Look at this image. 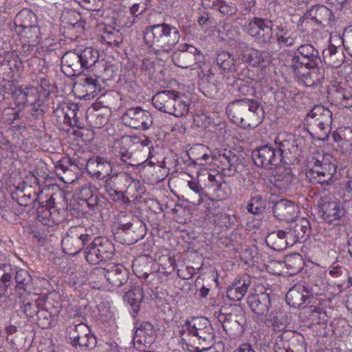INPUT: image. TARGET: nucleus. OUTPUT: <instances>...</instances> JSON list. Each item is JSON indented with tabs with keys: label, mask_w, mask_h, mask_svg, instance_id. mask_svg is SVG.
I'll list each match as a JSON object with an SVG mask.
<instances>
[{
	"label": "nucleus",
	"mask_w": 352,
	"mask_h": 352,
	"mask_svg": "<svg viewBox=\"0 0 352 352\" xmlns=\"http://www.w3.org/2000/svg\"><path fill=\"white\" fill-rule=\"evenodd\" d=\"M179 336L187 350L201 352L214 344V332L210 321L204 317L187 320L179 331Z\"/></svg>",
	"instance_id": "obj_1"
},
{
	"label": "nucleus",
	"mask_w": 352,
	"mask_h": 352,
	"mask_svg": "<svg viewBox=\"0 0 352 352\" xmlns=\"http://www.w3.org/2000/svg\"><path fill=\"white\" fill-rule=\"evenodd\" d=\"M179 38L178 28L165 22L148 25L143 32L146 46L157 56L169 54L179 43Z\"/></svg>",
	"instance_id": "obj_2"
},
{
	"label": "nucleus",
	"mask_w": 352,
	"mask_h": 352,
	"mask_svg": "<svg viewBox=\"0 0 352 352\" xmlns=\"http://www.w3.org/2000/svg\"><path fill=\"white\" fill-rule=\"evenodd\" d=\"M226 113L234 123L244 128L257 126L264 118V111L259 102L247 98L230 102Z\"/></svg>",
	"instance_id": "obj_3"
},
{
	"label": "nucleus",
	"mask_w": 352,
	"mask_h": 352,
	"mask_svg": "<svg viewBox=\"0 0 352 352\" xmlns=\"http://www.w3.org/2000/svg\"><path fill=\"white\" fill-rule=\"evenodd\" d=\"M99 58V51L91 47L69 50L61 58V71L68 77L79 76L84 69H92Z\"/></svg>",
	"instance_id": "obj_4"
},
{
	"label": "nucleus",
	"mask_w": 352,
	"mask_h": 352,
	"mask_svg": "<svg viewBox=\"0 0 352 352\" xmlns=\"http://www.w3.org/2000/svg\"><path fill=\"white\" fill-rule=\"evenodd\" d=\"M144 222L131 213L120 216L115 238L121 243L132 245L144 238L146 234Z\"/></svg>",
	"instance_id": "obj_5"
},
{
	"label": "nucleus",
	"mask_w": 352,
	"mask_h": 352,
	"mask_svg": "<svg viewBox=\"0 0 352 352\" xmlns=\"http://www.w3.org/2000/svg\"><path fill=\"white\" fill-rule=\"evenodd\" d=\"M149 142L147 138L144 141L136 142H131L129 140L130 144L128 146H122L119 148L118 154L120 160L124 164L131 166L142 164L147 160V153H148V157H153V148L147 146Z\"/></svg>",
	"instance_id": "obj_6"
},
{
	"label": "nucleus",
	"mask_w": 352,
	"mask_h": 352,
	"mask_svg": "<svg viewBox=\"0 0 352 352\" xmlns=\"http://www.w3.org/2000/svg\"><path fill=\"white\" fill-rule=\"evenodd\" d=\"M320 285L312 282L295 285L286 294V301L293 307H300L313 302L314 296L322 294Z\"/></svg>",
	"instance_id": "obj_7"
},
{
	"label": "nucleus",
	"mask_w": 352,
	"mask_h": 352,
	"mask_svg": "<svg viewBox=\"0 0 352 352\" xmlns=\"http://www.w3.org/2000/svg\"><path fill=\"white\" fill-rule=\"evenodd\" d=\"M66 338L68 343L81 351L91 350L97 344L96 336L91 333L89 327L82 322L69 325L66 331Z\"/></svg>",
	"instance_id": "obj_8"
},
{
	"label": "nucleus",
	"mask_w": 352,
	"mask_h": 352,
	"mask_svg": "<svg viewBox=\"0 0 352 352\" xmlns=\"http://www.w3.org/2000/svg\"><path fill=\"white\" fill-rule=\"evenodd\" d=\"M332 112L323 105H316L307 115L308 126L319 137L324 139L331 130Z\"/></svg>",
	"instance_id": "obj_9"
},
{
	"label": "nucleus",
	"mask_w": 352,
	"mask_h": 352,
	"mask_svg": "<svg viewBox=\"0 0 352 352\" xmlns=\"http://www.w3.org/2000/svg\"><path fill=\"white\" fill-rule=\"evenodd\" d=\"M114 254V245L106 237H98L91 240L85 249L86 260L91 265L111 260Z\"/></svg>",
	"instance_id": "obj_10"
},
{
	"label": "nucleus",
	"mask_w": 352,
	"mask_h": 352,
	"mask_svg": "<svg viewBox=\"0 0 352 352\" xmlns=\"http://www.w3.org/2000/svg\"><path fill=\"white\" fill-rule=\"evenodd\" d=\"M171 58L175 65L181 68H201L205 64L204 55L195 47L183 44L172 53Z\"/></svg>",
	"instance_id": "obj_11"
},
{
	"label": "nucleus",
	"mask_w": 352,
	"mask_h": 352,
	"mask_svg": "<svg viewBox=\"0 0 352 352\" xmlns=\"http://www.w3.org/2000/svg\"><path fill=\"white\" fill-rule=\"evenodd\" d=\"M247 33L259 45H271L274 42L273 21L267 18L254 16L245 26Z\"/></svg>",
	"instance_id": "obj_12"
},
{
	"label": "nucleus",
	"mask_w": 352,
	"mask_h": 352,
	"mask_svg": "<svg viewBox=\"0 0 352 352\" xmlns=\"http://www.w3.org/2000/svg\"><path fill=\"white\" fill-rule=\"evenodd\" d=\"M92 240L91 235L81 226L71 227L62 239V248L65 254L76 255L89 245Z\"/></svg>",
	"instance_id": "obj_13"
},
{
	"label": "nucleus",
	"mask_w": 352,
	"mask_h": 352,
	"mask_svg": "<svg viewBox=\"0 0 352 352\" xmlns=\"http://www.w3.org/2000/svg\"><path fill=\"white\" fill-rule=\"evenodd\" d=\"M289 56L290 68L312 67L322 64L319 51L311 44L300 45L295 52H289Z\"/></svg>",
	"instance_id": "obj_14"
},
{
	"label": "nucleus",
	"mask_w": 352,
	"mask_h": 352,
	"mask_svg": "<svg viewBox=\"0 0 352 352\" xmlns=\"http://www.w3.org/2000/svg\"><path fill=\"white\" fill-rule=\"evenodd\" d=\"M318 208L320 217L329 224H340L346 214L345 209L339 201L327 196L319 199Z\"/></svg>",
	"instance_id": "obj_15"
},
{
	"label": "nucleus",
	"mask_w": 352,
	"mask_h": 352,
	"mask_svg": "<svg viewBox=\"0 0 352 352\" xmlns=\"http://www.w3.org/2000/svg\"><path fill=\"white\" fill-rule=\"evenodd\" d=\"M92 274L103 276L111 285L118 287L125 285L129 277V272L124 266L114 263H108L104 267H96Z\"/></svg>",
	"instance_id": "obj_16"
},
{
	"label": "nucleus",
	"mask_w": 352,
	"mask_h": 352,
	"mask_svg": "<svg viewBox=\"0 0 352 352\" xmlns=\"http://www.w3.org/2000/svg\"><path fill=\"white\" fill-rule=\"evenodd\" d=\"M124 124L132 129L147 130L153 124L152 115L141 107H131L121 116Z\"/></svg>",
	"instance_id": "obj_17"
},
{
	"label": "nucleus",
	"mask_w": 352,
	"mask_h": 352,
	"mask_svg": "<svg viewBox=\"0 0 352 352\" xmlns=\"http://www.w3.org/2000/svg\"><path fill=\"white\" fill-rule=\"evenodd\" d=\"M252 158L256 166L267 170L276 168L283 164L274 147L270 144L254 149L252 152Z\"/></svg>",
	"instance_id": "obj_18"
},
{
	"label": "nucleus",
	"mask_w": 352,
	"mask_h": 352,
	"mask_svg": "<svg viewBox=\"0 0 352 352\" xmlns=\"http://www.w3.org/2000/svg\"><path fill=\"white\" fill-rule=\"evenodd\" d=\"M272 146L278 155L280 161L283 164H289L292 162V153L298 147L302 148L305 146V140L300 138L294 139L292 137L287 139L284 135H280L276 137Z\"/></svg>",
	"instance_id": "obj_19"
},
{
	"label": "nucleus",
	"mask_w": 352,
	"mask_h": 352,
	"mask_svg": "<svg viewBox=\"0 0 352 352\" xmlns=\"http://www.w3.org/2000/svg\"><path fill=\"white\" fill-rule=\"evenodd\" d=\"M223 171H228V175H233L243 171L245 167V158L241 153H235L231 150L223 149L215 156Z\"/></svg>",
	"instance_id": "obj_20"
},
{
	"label": "nucleus",
	"mask_w": 352,
	"mask_h": 352,
	"mask_svg": "<svg viewBox=\"0 0 352 352\" xmlns=\"http://www.w3.org/2000/svg\"><path fill=\"white\" fill-rule=\"evenodd\" d=\"M298 78L300 82L306 87H315L320 85L325 78V72L323 67L318 66L302 68H291Z\"/></svg>",
	"instance_id": "obj_21"
},
{
	"label": "nucleus",
	"mask_w": 352,
	"mask_h": 352,
	"mask_svg": "<svg viewBox=\"0 0 352 352\" xmlns=\"http://www.w3.org/2000/svg\"><path fill=\"white\" fill-rule=\"evenodd\" d=\"M285 230L292 245L307 239L310 233V223L307 218L298 217L292 219Z\"/></svg>",
	"instance_id": "obj_22"
},
{
	"label": "nucleus",
	"mask_w": 352,
	"mask_h": 352,
	"mask_svg": "<svg viewBox=\"0 0 352 352\" xmlns=\"http://www.w3.org/2000/svg\"><path fill=\"white\" fill-rule=\"evenodd\" d=\"M76 88L80 94V98L89 100L94 98L100 91L101 84L97 76H85L76 82Z\"/></svg>",
	"instance_id": "obj_23"
},
{
	"label": "nucleus",
	"mask_w": 352,
	"mask_h": 352,
	"mask_svg": "<svg viewBox=\"0 0 352 352\" xmlns=\"http://www.w3.org/2000/svg\"><path fill=\"white\" fill-rule=\"evenodd\" d=\"M86 170L91 177L102 179L109 175L112 171V166L109 160L101 157H96L88 160Z\"/></svg>",
	"instance_id": "obj_24"
},
{
	"label": "nucleus",
	"mask_w": 352,
	"mask_h": 352,
	"mask_svg": "<svg viewBox=\"0 0 352 352\" xmlns=\"http://www.w3.org/2000/svg\"><path fill=\"white\" fill-rule=\"evenodd\" d=\"M271 297L267 292L250 294L247 298L248 306L258 316H267L271 307Z\"/></svg>",
	"instance_id": "obj_25"
},
{
	"label": "nucleus",
	"mask_w": 352,
	"mask_h": 352,
	"mask_svg": "<svg viewBox=\"0 0 352 352\" xmlns=\"http://www.w3.org/2000/svg\"><path fill=\"white\" fill-rule=\"evenodd\" d=\"M238 60L248 63L253 67H266L270 62V55L266 51L250 49L239 55Z\"/></svg>",
	"instance_id": "obj_26"
},
{
	"label": "nucleus",
	"mask_w": 352,
	"mask_h": 352,
	"mask_svg": "<svg viewBox=\"0 0 352 352\" xmlns=\"http://www.w3.org/2000/svg\"><path fill=\"white\" fill-rule=\"evenodd\" d=\"M219 320L221 322L223 330L230 337L237 336L243 332L244 317L242 315L240 316L232 314L221 315L219 316Z\"/></svg>",
	"instance_id": "obj_27"
},
{
	"label": "nucleus",
	"mask_w": 352,
	"mask_h": 352,
	"mask_svg": "<svg viewBox=\"0 0 352 352\" xmlns=\"http://www.w3.org/2000/svg\"><path fill=\"white\" fill-rule=\"evenodd\" d=\"M332 12L330 9L322 5H316L307 11L300 18V21L303 24L308 19L314 21L318 25L329 22L332 16Z\"/></svg>",
	"instance_id": "obj_28"
},
{
	"label": "nucleus",
	"mask_w": 352,
	"mask_h": 352,
	"mask_svg": "<svg viewBox=\"0 0 352 352\" xmlns=\"http://www.w3.org/2000/svg\"><path fill=\"white\" fill-rule=\"evenodd\" d=\"M298 207L292 201L281 199L273 206V214L275 217L281 221L293 219L297 212Z\"/></svg>",
	"instance_id": "obj_29"
},
{
	"label": "nucleus",
	"mask_w": 352,
	"mask_h": 352,
	"mask_svg": "<svg viewBox=\"0 0 352 352\" xmlns=\"http://www.w3.org/2000/svg\"><path fill=\"white\" fill-rule=\"evenodd\" d=\"M131 180L130 175L126 173H114L105 180L104 188L108 194L124 190L129 187Z\"/></svg>",
	"instance_id": "obj_30"
},
{
	"label": "nucleus",
	"mask_w": 352,
	"mask_h": 352,
	"mask_svg": "<svg viewBox=\"0 0 352 352\" xmlns=\"http://www.w3.org/2000/svg\"><path fill=\"white\" fill-rule=\"evenodd\" d=\"M251 282V278L249 276H244L235 280L227 289L228 298L232 301L241 300L248 292Z\"/></svg>",
	"instance_id": "obj_31"
},
{
	"label": "nucleus",
	"mask_w": 352,
	"mask_h": 352,
	"mask_svg": "<svg viewBox=\"0 0 352 352\" xmlns=\"http://www.w3.org/2000/svg\"><path fill=\"white\" fill-rule=\"evenodd\" d=\"M265 242L268 247L276 251L283 250L288 245H291L290 239L285 229L270 232L267 235Z\"/></svg>",
	"instance_id": "obj_32"
},
{
	"label": "nucleus",
	"mask_w": 352,
	"mask_h": 352,
	"mask_svg": "<svg viewBox=\"0 0 352 352\" xmlns=\"http://www.w3.org/2000/svg\"><path fill=\"white\" fill-rule=\"evenodd\" d=\"M12 266L10 263L0 264V298L6 296L14 287Z\"/></svg>",
	"instance_id": "obj_33"
},
{
	"label": "nucleus",
	"mask_w": 352,
	"mask_h": 352,
	"mask_svg": "<svg viewBox=\"0 0 352 352\" xmlns=\"http://www.w3.org/2000/svg\"><path fill=\"white\" fill-rule=\"evenodd\" d=\"M76 166L72 163L70 159L63 157L55 166V173L60 180L66 184H69L74 182V170H76Z\"/></svg>",
	"instance_id": "obj_34"
},
{
	"label": "nucleus",
	"mask_w": 352,
	"mask_h": 352,
	"mask_svg": "<svg viewBox=\"0 0 352 352\" xmlns=\"http://www.w3.org/2000/svg\"><path fill=\"white\" fill-rule=\"evenodd\" d=\"M176 94V91L164 90L153 96L152 102L155 109L168 113L172 109V103Z\"/></svg>",
	"instance_id": "obj_35"
},
{
	"label": "nucleus",
	"mask_w": 352,
	"mask_h": 352,
	"mask_svg": "<svg viewBox=\"0 0 352 352\" xmlns=\"http://www.w3.org/2000/svg\"><path fill=\"white\" fill-rule=\"evenodd\" d=\"M281 173L282 167L278 166V170L274 177V185L280 190L287 192L292 190L296 178L290 168L284 167Z\"/></svg>",
	"instance_id": "obj_36"
},
{
	"label": "nucleus",
	"mask_w": 352,
	"mask_h": 352,
	"mask_svg": "<svg viewBox=\"0 0 352 352\" xmlns=\"http://www.w3.org/2000/svg\"><path fill=\"white\" fill-rule=\"evenodd\" d=\"M153 262L147 255L140 256L135 258L132 265L134 274L140 278L146 279L150 275H153L152 265Z\"/></svg>",
	"instance_id": "obj_37"
},
{
	"label": "nucleus",
	"mask_w": 352,
	"mask_h": 352,
	"mask_svg": "<svg viewBox=\"0 0 352 352\" xmlns=\"http://www.w3.org/2000/svg\"><path fill=\"white\" fill-rule=\"evenodd\" d=\"M12 274L14 278V287L19 290L30 292L33 288V278L30 272L24 269L17 270L12 267Z\"/></svg>",
	"instance_id": "obj_38"
},
{
	"label": "nucleus",
	"mask_w": 352,
	"mask_h": 352,
	"mask_svg": "<svg viewBox=\"0 0 352 352\" xmlns=\"http://www.w3.org/2000/svg\"><path fill=\"white\" fill-rule=\"evenodd\" d=\"M20 27L23 28V32L28 40V43H24L22 46L23 52L27 55H30L34 53V48L38 43V33L39 29L37 26L31 25L19 24Z\"/></svg>",
	"instance_id": "obj_39"
},
{
	"label": "nucleus",
	"mask_w": 352,
	"mask_h": 352,
	"mask_svg": "<svg viewBox=\"0 0 352 352\" xmlns=\"http://www.w3.org/2000/svg\"><path fill=\"white\" fill-rule=\"evenodd\" d=\"M208 151L207 146L198 144L190 147L187 151V155L192 164L204 166L210 157Z\"/></svg>",
	"instance_id": "obj_40"
},
{
	"label": "nucleus",
	"mask_w": 352,
	"mask_h": 352,
	"mask_svg": "<svg viewBox=\"0 0 352 352\" xmlns=\"http://www.w3.org/2000/svg\"><path fill=\"white\" fill-rule=\"evenodd\" d=\"M223 184L216 179V176L208 174V183L204 187L205 196L212 197V199H223L226 193L222 190Z\"/></svg>",
	"instance_id": "obj_41"
},
{
	"label": "nucleus",
	"mask_w": 352,
	"mask_h": 352,
	"mask_svg": "<svg viewBox=\"0 0 352 352\" xmlns=\"http://www.w3.org/2000/svg\"><path fill=\"white\" fill-rule=\"evenodd\" d=\"M238 59L228 51H221L217 54L216 63L223 71L235 72L239 67Z\"/></svg>",
	"instance_id": "obj_42"
},
{
	"label": "nucleus",
	"mask_w": 352,
	"mask_h": 352,
	"mask_svg": "<svg viewBox=\"0 0 352 352\" xmlns=\"http://www.w3.org/2000/svg\"><path fill=\"white\" fill-rule=\"evenodd\" d=\"M324 62L333 68H338L342 65L345 59V56L342 50H339L335 45H330L323 51Z\"/></svg>",
	"instance_id": "obj_43"
},
{
	"label": "nucleus",
	"mask_w": 352,
	"mask_h": 352,
	"mask_svg": "<svg viewBox=\"0 0 352 352\" xmlns=\"http://www.w3.org/2000/svg\"><path fill=\"white\" fill-rule=\"evenodd\" d=\"M277 30L275 36L278 45L292 47L295 44L296 39L295 32L283 25L277 26Z\"/></svg>",
	"instance_id": "obj_44"
},
{
	"label": "nucleus",
	"mask_w": 352,
	"mask_h": 352,
	"mask_svg": "<svg viewBox=\"0 0 352 352\" xmlns=\"http://www.w3.org/2000/svg\"><path fill=\"white\" fill-rule=\"evenodd\" d=\"M186 99L184 96H181L179 92L176 91L172 103V109L168 113L175 117L186 116L188 113L190 104Z\"/></svg>",
	"instance_id": "obj_45"
},
{
	"label": "nucleus",
	"mask_w": 352,
	"mask_h": 352,
	"mask_svg": "<svg viewBox=\"0 0 352 352\" xmlns=\"http://www.w3.org/2000/svg\"><path fill=\"white\" fill-rule=\"evenodd\" d=\"M246 208L252 214L261 215L266 208V199L261 195L252 192Z\"/></svg>",
	"instance_id": "obj_46"
},
{
	"label": "nucleus",
	"mask_w": 352,
	"mask_h": 352,
	"mask_svg": "<svg viewBox=\"0 0 352 352\" xmlns=\"http://www.w3.org/2000/svg\"><path fill=\"white\" fill-rule=\"evenodd\" d=\"M284 263L287 272L291 275L299 273L305 266L304 259L298 253L287 255L285 258Z\"/></svg>",
	"instance_id": "obj_47"
},
{
	"label": "nucleus",
	"mask_w": 352,
	"mask_h": 352,
	"mask_svg": "<svg viewBox=\"0 0 352 352\" xmlns=\"http://www.w3.org/2000/svg\"><path fill=\"white\" fill-rule=\"evenodd\" d=\"M190 190L186 192V201L192 205L198 206L202 203V196L205 195L204 188L195 181L188 182Z\"/></svg>",
	"instance_id": "obj_48"
},
{
	"label": "nucleus",
	"mask_w": 352,
	"mask_h": 352,
	"mask_svg": "<svg viewBox=\"0 0 352 352\" xmlns=\"http://www.w3.org/2000/svg\"><path fill=\"white\" fill-rule=\"evenodd\" d=\"M142 298V289L140 287L136 286L133 287L124 296V300L130 304L134 314L138 312Z\"/></svg>",
	"instance_id": "obj_49"
},
{
	"label": "nucleus",
	"mask_w": 352,
	"mask_h": 352,
	"mask_svg": "<svg viewBox=\"0 0 352 352\" xmlns=\"http://www.w3.org/2000/svg\"><path fill=\"white\" fill-rule=\"evenodd\" d=\"M42 300V307L48 310L52 315L58 316L61 309L62 304L56 294H50L45 297H40Z\"/></svg>",
	"instance_id": "obj_50"
},
{
	"label": "nucleus",
	"mask_w": 352,
	"mask_h": 352,
	"mask_svg": "<svg viewBox=\"0 0 352 352\" xmlns=\"http://www.w3.org/2000/svg\"><path fill=\"white\" fill-rule=\"evenodd\" d=\"M335 102L342 108L352 107V93L351 90L339 87L333 92Z\"/></svg>",
	"instance_id": "obj_51"
},
{
	"label": "nucleus",
	"mask_w": 352,
	"mask_h": 352,
	"mask_svg": "<svg viewBox=\"0 0 352 352\" xmlns=\"http://www.w3.org/2000/svg\"><path fill=\"white\" fill-rule=\"evenodd\" d=\"M36 318L38 326L43 329L51 328L57 322V316L52 315L43 307L41 308Z\"/></svg>",
	"instance_id": "obj_52"
},
{
	"label": "nucleus",
	"mask_w": 352,
	"mask_h": 352,
	"mask_svg": "<svg viewBox=\"0 0 352 352\" xmlns=\"http://www.w3.org/2000/svg\"><path fill=\"white\" fill-rule=\"evenodd\" d=\"M55 198L54 195H52L47 201V204L44 205L43 202L38 201L36 206L37 210V218L38 220L42 221L45 219L52 218V210L54 209V206L51 207V204H54Z\"/></svg>",
	"instance_id": "obj_53"
},
{
	"label": "nucleus",
	"mask_w": 352,
	"mask_h": 352,
	"mask_svg": "<svg viewBox=\"0 0 352 352\" xmlns=\"http://www.w3.org/2000/svg\"><path fill=\"white\" fill-rule=\"evenodd\" d=\"M42 300L38 297L34 301L27 302L23 304L22 311L29 319H34L36 317L39 310L42 308Z\"/></svg>",
	"instance_id": "obj_54"
},
{
	"label": "nucleus",
	"mask_w": 352,
	"mask_h": 352,
	"mask_svg": "<svg viewBox=\"0 0 352 352\" xmlns=\"http://www.w3.org/2000/svg\"><path fill=\"white\" fill-rule=\"evenodd\" d=\"M155 329L151 323L148 322H144L135 331V337L144 336V342L148 344L151 343L155 339Z\"/></svg>",
	"instance_id": "obj_55"
},
{
	"label": "nucleus",
	"mask_w": 352,
	"mask_h": 352,
	"mask_svg": "<svg viewBox=\"0 0 352 352\" xmlns=\"http://www.w3.org/2000/svg\"><path fill=\"white\" fill-rule=\"evenodd\" d=\"M312 168L324 173L326 179H332L333 175L336 172V166L334 164L320 162L319 160H316L314 162Z\"/></svg>",
	"instance_id": "obj_56"
},
{
	"label": "nucleus",
	"mask_w": 352,
	"mask_h": 352,
	"mask_svg": "<svg viewBox=\"0 0 352 352\" xmlns=\"http://www.w3.org/2000/svg\"><path fill=\"white\" fill-rule=\"evenodd\" d=\"M305 314L307 316L308 319L311 321L313 324H320L324 320L325 317L324 313H322L320 309L316 306H305Z\"/></svg>",
	"instance_id": "obj_57"
},
{
	"label": "nucleus",
	"mask_w": 352,
	"mask_h": 352,
	"mask_svg": "<svg viewBox=\"0 0 352 352\" xmlns=\"http://www.w3.org/2000/svg\"><path fill=\"white\" fill-rule=\"evenodd\" d=\"M307 177L314 184H329L331 179H326L324 173L313 168L309 169L306 173Z\"/></svg>",
	"instance_id": "obj_58"
},
{
	"label": "nucleus",
	"mask_w": 352,
	"mask_h": 352,
	"mask_svg": "<svg viewBox=\"0 0 352 352\" xmlns=\"http://www.w3.org/2000/svg\"><path fill=\"white\" fill-rule=\"evenodd\" d=\"M72 107L74 108H69V111L65 113V118H67L72 126H76L79 129L82 128V124L80 120V118L78 116V108L76 104H72Z\"/></svg>",
	"instance_id": "obj_59"
},
{
	"label": "nucleus",
	"mask_w": 352,
	"mask_h": 352,
	"mask_svg": "<svg viewBox=\"0 0 352 352\" xmlns=\"http://www.w3.org/2000/svg\"><path fill=\"white\" fill-rule=\"evenodd\" d=\"M26 94V104L32 105L35 103L43 101L41 96V93L38 87H25Z\"/></svg>",
	"instance_id": "obj_60"
},
{
	"label": "nucleus",
	"mask_w": 352,
	"mask_h": 352,
	"mask_svg": "<svg viewBox=\"0 0 352 352\" xmlns=\"http://www.w3.org/2000/svg\"><path fill=\"white\" fill-rule=\"evenodd\" d=\"M37 196L38 195L36 192H33V193L22 192L21 195H18L17 202L19 205L23 206H28L30 204H33V208H35L38 202Z\"/></svg>",
	"instance_id": "obj_61"
},
{
	"label": "nucleus",
	"mask_w": 352,
	"mask_h": 352,
	"mask_svg": "<svg viewBox=\"0 0 352 352\" xmlns=\"http://www.w3.org/2000/svg\"><path fill=\"white\" fill-rule=\"evenodd\" d=\"M146 8L147 6H144L143 8H142L140 7V4L134 3L133 6L130 8V13L132 15V19L130 20V19H129V21L126 25L128 28H130L133 24L136 23L138 20V16L146 10Z\"/></svg>",
	"instance_id": "obj_62"
},
{
	"label": "nucleus",
	"mask_w": 352,
	"mask_h": 352,
	"mask_svg": "<svg viewBox=\"0 0 352 352\" xmlns=\"http://www.w3.org/2000/svg\"><path fill=\"white\" fill-rule=\"evenodd\" d=\"M342 44L347 53L352 56V25L344 29L342 34Z\"/></svg>",
	"instance_id": "obj_63"
},
{
	"label": "nucleus",
	"mask_w": 352,
	"mask_h": 352,
	"mask_svg": "<svg viewBox=\"0 0 352 352\" xmlns=\"http://www.w3.org/2000/svg\"><path fill=\"white\" fill-rule=\"evenodd\" d=\"M41 93V96L48 98L54 89L53 85L50 80L45 78H41L38 87Z\"/></svg>",
	"instance_id": "obj_64"
}]
</instances>
